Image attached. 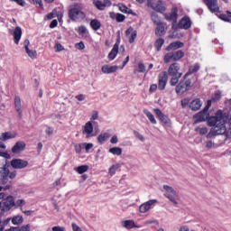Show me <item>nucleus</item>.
Returning a JSON list of instances; mask_svg holds the SVG:
<instances>
[{"mask_svg": "<svg viewBox=\"0 0 231 231\" xmlns=\"http://www.w3.org/2000/svg\"><path fill=\"white\" fill-rule=\"evenodd\" d=\"M228 120V115L223 113V110H218L215 116H211L208 120V124L210 127L212 134H225L226 133V121Z\"/></svg>", "mask_w": 231, "mask_h": 231, "instance_id": "obj_1", "label": "nucleus"}, {"mask_svg": "<svg viewBox=\"0 0 231 231\" xmlns=\"http://www.w3.org/2000/svg\"><path fill=\"white\" fill-rule=\"evenodd\" d=\"M83 6L82 5H75L69 11V17L71 21H75L79 23L86 18V14L82 11Z\"/></svg>", "mask_w": 231, "mask_h": 231, "instance_id": "obj_2", "label": "nucleus"}, {"mask_svg": "<svg viewBox=\"0 0 231 231\" xmlns=\"http://www.w3.org/2000/svg\"><path fill=\"white\" fill-rule=\"evenodd\" d=\"M147 6L159 14H163L167 10V4L162 0H147Z\"/></svg>", "mask_w": 231, "mask_h": 231, "instance_id": "obj_3", "label": "nucleus"}, {"mask_svg": "<svg viewBox=\"0 0 231 231\" xmlns=\"http://www.w3.org/2000/svg\"><path fill=\"white\" fill-rule=\"evenodd\" d=\"M163 189L165 190V198L173 203V205H178V201L180 200V195H178V192H176V190L169 185H164Z\"/></svg>", "mask_w": 231, "mask_h": 231, "instance_id": "obj_4", "label": "nucleus"}, {"mask_svg": "<svg viewBox=\"0 0 231 231\" xmlns=\"http://www.w3.org/2000/svg\"><path fill=\"white\" fill-rule=\"evenodd\" d=\"M185 57V52L183 51H177L175 52H169L164 55L163 60L166 64L169 62L180 60Z\"/></svg>", "mask_w": 231, "mask_h": 231, "instance_id": "obj_5", "label": "nucleus"}, {"mask_svg": "<svg viewBox=\"0 0 231 231\" xmlns=\"http://www.w3.org/2000/svg\"><path fill=\"white\" fill-rule=\"evenodd\" d=\"M156 203H158V200H156V199H150V200L143 203L139 207L140 214H147V212H149V210H152V208H154V205H156Z\"/></svg>", "mask_w": 231, "mask_h": 231, "instance_id": "obj_6", "label": "nucleus"}, {"mask_svg": "<svg viewBox=\"0 0 231 231\" xmlns=\"http://www.w3.org/2000/svg\"><path fill=\"white\" fill-rule=\"evenodd\" d=\"M190 79H184L180 81L176 87V93H178L179 95L185 93V91H188V89L190 88Z\"/></svg>", "mask_w": 231, "mask_h": 231, "instance_id": "obj_7", "label": "nucleus"}, {"mask_svg": "<svg viewBox=\"0 0 231 231\" xmlns=\"http://www.w3.org/2000/svg\"><path fill=\"white\" fill-rule=\"evenodd\" d=\"M168 75H170L171 77H179L181 78V75H183V73L180 72V65L179 63H172L171 65H170L169 69H168Z\"/></svg>", "mask_w": 231, "mask_h": 231, "instance_id": "obj_8", "label": "nucleus"}, {"mask_svg": "<svg viewBox=\"0 0 231 231\" xmlns=\"http://www.w3.org/2000/svg\"><path fill=\"white\" fill-rule=\"evenodd\" d=\"M11 167H13V169H26V167H28V161L13 159L11 161Z\"/></svg>", "mask_w": 231, "mask_h": 231, "instance_id": "obj_9", "label": "nucleus"}, {"mask_svg": "<svg viewBox=\"0 0 231 231\" xmlns=\"http://www.w3.org/2000/svg\"><path fill=\"white\" fill-rule=\"evenodd\" d=\"M204 3L212 14L219 12V5H217V0H204Z\"/></svg>", "mask_w": 231, "mask_h": 231, "instance_id": "obj_10", "label": "nucleus"}, {"mask_svg": "<svg viewBox=\"0 0 231 231\" xmlns=\"http://www.w3.org/2000/svg\"><path fill=\"white\" fill-rule=\"evenodd\" d=\"M168 79L167 72H162L159 75L158 89L161 91L165 89Z\"/></svg>", "mask_w": 231, "mask_h": 231, "instance_id": "obj_11", "label": "nucleus"}, {"mask_svg": "<svg viewBox=\"0 0 231 231\" xmlns=\"http://www.w3.org/2000/svg\"><path fill=\"white\" fill-rule=\"evenodd\" d=\"M154 113L155 115H157L158 118L163 124H165L168 127H171V119L167 116L163 115V113H162V110H160V108H155Z\"/></svg>", "mask_w": 231, "mask_h": 231, "instance_id": "obj_12", "label": "nucleus"}, {"mask_svg": "<svg viewBox=\"0 0 231 231\" xmlns=\"http://www.w3.org/2000/svg\"><path fill=\"white\" fill-rule=\"evenodd\" d=\"M195 124H199V122H205L208 118V112L203 109L193 116Z\"/></svg>", "mask_w": 231, "mask_h": 231, "instance_id": "obj_13", "label": "nucleus"}, {"mask_svg": "<svg viewBox=\"0 0 231 231\" xmlns=\"http://www.w3.org/2000/svg\"><path fill=\"white\" fill-rule=\"evenodd\" d=\"M157 27L155 28V35L158 37H163L165 33H167V23H161L156 25Z\"/></svg>", "mask_w": 231, "mask_h": 231, "instance_id": "obj_14", "label": "nucleus"}, {"mask_svg": "<svg viewBox=\"0 0 231 231\" xmlns=\"http://www.w3.org/2000/svg\"><path fill=\"white\" fill-rule=\"evenodd\" d=\"M23 46L25 48V53L30 57V59H37V51L30 49V41L25 40L23 42Z\"/></svg>", "mask_w": 231, "mask_h": 231, "instance_id": "obj_15", "label": "nucleus"}, {"mask_svg": "<svg viewBox=\"0 0 231 231\" xmlns=\"http://www.w3.org/2000/svg\"><path fill=\"white\" fill-rule=\"evenodd\" d=\"M164 17L166 21H171L173 24L178 23V9L173 8L171 13L165 14Z\"/></svg>", "mask_w": 231, "mask_h": 231, "instance_id": "obj_16", "label": "nucleus"}, {"mask_svg": "<svg viewBox=\"0 0 231 231\" xmlns=\"http://www.w3.org/2000/svg\"><path fill=\"white\" fill-rule=\"evenodd\" d=\"M190 26H192V22L189 16H184L179 23V28H181L182 30H189Z\"/></svg>", "mask_w": 231, "mask_h": 231, "instance_id": "obj_17", "label": "nucleus"}, {"mask_svg": "<svg viewBox=\"0 0 231 231\" xmlns=\"http://www.w3.org/2000/svg\"><path fill=\"white\" fill-rule=\"evenodd\" d=\"M9 174L10 170H8V168H0V180H2V185H6V183H8Z\"/></svg>", "mask_w": 231, "mask_h": 231, "instance_id": "obj_18", "label": "nucleus"}, {"mask_svg": "<svg viewBox=\"0 0 231 231\" xmlns=\"http://www.w3.org/2000/svg\"><path fill=\"white\" fill-rule=\"evenodd\" d=\"M17 136L15 132H5L0 134V141L7 142V140H14Z\"/></svg>", "mask_w": 231, "mask_h": 231, "instance_id": "obj_19", "label": "nucleus"}, {"mask_svg": "<svg viewBox=\"0 0 231 231\" xmlns=\"http://www.w3.org/2000/svg\"><path fill=\"white\" fill-rule=\"evenodd\" d=\"M119 67L116 65L114 66H110V65H104L101 68V70L103 73L106 74V75H110L111 73H116V71H118Z\"/></svg>", "mask_w": 231, "mask_h": 231, "instance_id": "obj_20", "label": "nucleus"}, {"mask_svg": "<svg viewBox=\"0 0 231 231\" xmlns=\"http://www.w3.org/2000/svg\"><path fill=\"white\" fill-rule=\"evenodd\" d=\"M83 134H87L86 138H90L93 136V123L90 121L87 122L83 128Z\"/></svg>", "mask_w": 231, "mask_h": 231, "instance_id": "obj_21", "label": "nucleus"}, {"mask_svg": "<svg viewBox=\"0 0 231 231\" xmlns=\"http://www.w3.org/2000/svg\"><path fill=\"white\" fill-rule=\"evenodd\" d=\"M121 225L124 228H126V230H131L133 228H142V226L134 224V220H124L122 221Z\"/></svg>", "mask_w": 231, "mask_h": 231, "instance_id": "obj_22", "label": "nucleus"}, {"mask_svg": "<svg viewBox=\"0 0 231 231\" xmlns=\"http://www.w3.org/2000/svg\"><path fill=\"white\" fill-rule=\"evenodd\" d=\"M201 106H203L201 100L199 98H196L189 103V109H191V111H199V109H201Z\"/></svg>", "mask_w": 231, "mask_h": 231, "instance_id": "obj_23", "label": "nucleus"}, {"mask_svg": "<svg viewBox=\"0 0 231 231\" xmlns=\"http://www.w3.org/2000/svg\"><path fill=\"white\" fill-rule=\"evenodd\" d=\"M25 147L26 143H24V142H17L12 148V152H14V154H19Z\"/></svg>", "mask_w": 231, "mask_h": 231, "instance_id": "obj_24", "label": "nucleus"}, {"mask_svg": "<svg viewBox=\"0 0 231 231\" xmlns=\"http://www.w3.org/2000/svg\"><path fill=\"white\" fill-rule=\"evenodd\" d=\"M14 109L18 113V115H23V105L21 103V97L19 96H15L14 97Z\"/></svg>", "mask_w": 231, "mask_h": 231, "instance_id": "obj_25", "label": "nucleus"}, {"mask_svg": "<svg viewBox=\"0 0 231 231\" xmlns=\"http://www.w3.org/2000/svg\"><path fill=\"white\" fill-rule=\"evenodd\" d=\"M125 33L129 39V42L133 44V42H134V39H136V35H137L136 31L133 30V27H130L126 30Z\"/></svg>", "mask_w": 231, "mask_h": 231, "instance_id": "obj_26", "label": "nucleus"}, {"mask_svg": "<svg viewBox=\"0 0 231 231\" xmlns=\"http://www.w3.org/2000/svg\"><path fill=\"white\" fill-rule=\"evenodd\" d=\"M118 47H119L118 42L114 44V47L112 48L111 51L108 54L109 60H115V59H116V55H118Z\"/></svg>", "mask_w": 231, "mask_h": 231, "instance_id": "obj_27", "label": "nucleus"}, {"mask_svg": "<svg viewBox=\"0 0 231 231\" xmlns=\"http://www.w3.org/2000/svg\"><path fill=\"white\" fill-rule=\"evenodd\" d=\"M4 206L5 207L6 210H10L12 207H15V200H14V197H7L6 199L4 201Z\"/></svg>", "mask_w": 231, "mask_h": 231, "instance_id": "obj_28", "label": "nucleus"}, {"mask_svg": "<svg viewBox=\"0 0 231 231\" xmlns=\"http://www.w3.org/2000/svg\"><path fill=\"white\" fill-rule=\"evenodd\" d=\"M180 48H183V42H173L166 48V51H171V50H180Z\"/></svg>", "mask_w": 231, "mask_h": 231, "instance_id": "obj_29", "label": "nucleus"}, {"mask_svg": "<svg viewBox=\"0 0 231 231\" xmlns=\"http://www.w3.org/2000/svg\"><path fill=\"white\" fill-rule=\"evenodd\" d=\"M22 36H23V30L21 29V27H16L14 32L15 44H19V41H21Z\"/></svg>", "mask_w": 231, "mask_h": 231, "instance_id": "obj_30", "label": "nucleus"}, {"mask_svg": "<svg viewBox=\"0 0 231 231\" xmlns=\"http://www.w3.org/2000/svg\"><path fill=\"white\" fill-rule=\"evenodd\" d=\"M199 64L198 63L191 65L189 71L184 75V79H187V77H189V75H192V73H197V71H199Z\"/></svg>", "mask_w": 231, "mask_h": 231, "instance_id": "obj_31", "label": "nucleus"}, {"mask_svg": "<svg viewBox=\"0 0 231 231\" xmlns=\"http://www.w3.org/2000/svg\"><path fill=\"white\" fill-rule=\"evenodd\" d=\"M110 17L112 19H116V21H117V23H124V21H125V16L122 14L112 13V14H110Z\"/></svg>", "mask_w": 231, "mask_h": 231, "instance_id": "obj_32", "label": "nucleus"}, {"mask_svg": "<svg viewBox=\"0 0 231 231\" xmlns=\"http://www.w3.org/2000/svg\"><path fill=\"white\" fill-rule=\"evenodd\" d=\"M12 223L13 225H23L24 222V218L21 215H17L12 217Z\"/></svg>", "mask_w": 231, "mask_h": 231, "instance_id": "obj_33", "label": "nucleus"}, {"mask_svg": "<svg viewBox=\"0 0 231 231\" xmlns=\"http://www.w3.org/2000/svg\"><path fill=\"white\" fill-rule=\"evenodd\" d=\"M108 152H110V154H113L114 156H122V148L120 147H112L108 150Z\"/></svg>", "mask_w": 231, "mask_h": 231, "instance_id": "obj_34", "label": "nucleus"}, {"mask_svg": "<svg viewBox=\"0 0 231 231\" xmlns=\"http://www.w3.org/2000/svg\"><path fill=\"white\" fill-rule=\"evenodd\" d=\"M90 26L92 29L95 30V32L100 30V28L102 27V23H100V21L94 19L90 22Z\"/></svg>", "mask_w": 231, "mask_h": 231, "instance_id": "obj_35", "label": "nucleus"}, {"mask_svg": "<svg viewBox=\"0 0 231 231\" xmlns=\"http://www.w3.org/2000/svg\"><path fill=\"white\" fill-rule=\"evenodd\" d=\"M143 114L147 116L148 120H150L151 124L156 125V118H154V115L151 113L149 110L144 109Z\"/></svg>", "mask_w": 231, "mask_h": 231, "instance_id": "obj_36", "label": "nucleus"}, {"mask_svg": "<svg viewBox=\"0 0 231 231\" xmlns=\"http://www.w3.org/2000/svg\"><path fill=\"white\" fill-rule=\"evenodd\" d=\"M151 19H152V23H154L156 25L163 23V22H162V19H160V16H158V14H156L154 12H152L151 14Z\"/></svg>", "mask_w": 231, "mask_h": 231, "instance_id": "obj_37", "label": "nucleus"}, {"mask_svg": "<svg viewBox=\"0 0 231 231\" xmlns=\"http://www.w3.org/2000/svg\"><path fill=\"white\" fill-rule=\"evenodd\" d=\"M108 138H109V134H101L97 137V142H98V143H100L102 145L103 143H106V142H107Z\"/></svg>", "mask_w": 231, "mask_h": 231, "instance_id": "obj_38", "label": "nucleus"}, {"mask_svg": "<svg viewBox=\"0 0 231 231\" xmlns=\"http://www.w3.org/2000/svg\"><path fill=\"white\" fill-rule=\"evenodd\" d=\"M163 44H165V40H163V38H159L156 40L154 46L157 51H160L162 50V46H163Z\"/></svg>", "mask_w": 231, "mask_h": 231, "instance_id": "obj_39", "label": "nucleus"}, {"mask_svg": "<svg viewBox=\"0 0 231 231\" xmlns=\"http://www.w3.org/2000/svg\"><path fill=\"white\" fill-rule=\"evenodd\" d=\"M118 169H120V164H118V163L114 164L109 168L108 173L110 174V176H115V174H116V171H118Z\"/></svg>", "mask_w": 231, "mask_h": 231, "instance_id": "obj_40", "label": "nucleus"}, {"mask_svg": "<svg viewBox=\"0 0 231 231\" xmlns=\"http://www.w3.org/2000/svg\"><path fill=\"white\" fill-rule=\"evenodd\" d=\"M219 18L222 21H226V23H230V21H231V12L230 11H226V14H220Z\"/></svg>", "mask_w": 231, "mask_h": 231, "instance_id": "obj_41", "label": "nucleus"}, {"mask_svg": "<svg viewBox=\"0 0 231 231\" xmlns=\"http://www.w3.org/2000/svg\"><path fill=\"white\" fill-rule=\"evenodd\" d=\"M89 167L88 165H81L76 168V171L79 172V174H84V172H88V170Z\"/></svg>", "mask_w": 231, "mask_h": 231, "instance_id": "obj_42", "label": "nucleus"}, {"mask_svg": "<svg viewBox=\"0 0 231 231\" xmlns=\"http://www.w3.org/2000/svg\"><path fill=\"white\" fill-rule=\"evenodd\" d=\"M118 8L120 10V12H122L123 14H129L131 12V10H129V8H127V6H125V5L120 4L118 5Z\"/></svg>", "mask_w": 231, "mask_h": 231, "instance_id": "obj_43", "label": "nucleus"}, {"mask_svg": "<svg viewBox=\"0 0 231 231\" xmlns=\"http://www.w3.org/2000/svg\"><path fill=\"white\" fill-rule=\"evenodd\" d=\"M195 131L199 133V134H207V133H208V129H207V127H197Z\"/></svg>", "mask_w": 231, "mask_h": 231, "instance_id": "obj_44", "label": "nucleus"}, {"mask_svg": "<svg viewBox=\"0 0 231 231\" xmlns=\"http://www.w3.org/2000/svg\"><path fill=\"white\" fill-rule=\"evenodd\" d=\"M134 134L135 138H137V140H139V142H145V137H143V135H142V134H140L139 132L134 131Z\"/></svg>", "mask_w": 231, "mask_h": 231, "instance_id": "obj_45", "label": "nucleus"}, {"mask_svg": "<svg viewBox=\"0 0 231 231\" xmlns=\"http://www.w3.org/2000/svg\"><path fill=\"white\" fill-rule=\"evenodd\" d=\"M83 149H85V151L87 152H89L90 149H93V143H83Z\"/></svg>", "mask_w": 231, "mask_h": 231, "instance_id": "obj_46", "label": "nucleus"}, {"mask_svg": "<svg viewBox=\"0 0 231 231\" xmlns=\"http://www.w3.org/2000/svg\"><path fill=\"white\" fill-rule=\"evenodd\" d=\"M74 148H75L77 154H80V152H82V149H84L83 143H79V144H75Z\"/></svg>", "mask_w": 231, "mask_h": 231, "instance_id": "obj_47", "label": "nucleus"}, {"mask_svg": "<svg viewBox=\"0 0 231 231\" xmlns=\"http://www.w3.org/2000/svg\"><path fill=\"white\" fill-rule=\"evenodd\" d=\"M180 79L178 76H172L170 84L171 86H176V84H178V82H180Z\"/></svg>", "mask_w": 231, "mask_h": 231, "instance_id": "obj_48", "label": "nucleus"}, {"mask_svg": "<svg viewBox=\"0 0 231 231\" xmlns=\"http://www.w3.org/2000/svg\"><path fill=\"white\" fill-rule=\"evenodd\" d=\"M95 6H97V8L98 10H104V8H106V5H104V3L100 2V1H96L94 2Z\"/></svg>", "mask_w": 231, "mask_h": 231, "instance_id": "obj_49", "label": "nucleus"}, {"mask_svg": "<svg viewBox=\"0 0 231 231\" xmlns=\"http://www.w3.org/2000/svg\"><path fill=\"white\" fill-rule=\"evenodd\" d=\"M55 51L59 52V51H64V46H62V44L56 42L55 44Z\"/></svg>", "mask_w": 231, "mask_h": 231, "instance_id": "obj_50", "label": "nucleus"}, {"mask_svg": "<svg viewBox=\"0 0 231 231\" xmlns=\"http://www.w3.org/2000/svg\"><path fill=\"white\" fill-rule=\"evenodd\" d=\"M158 223V220L156 219H150V220H146L143 222V226H147L149 225H154V224H157Z\"/></svg>", "mask_w": 231, "mask_h": 231, "instance_id": "obj_51", "label": "nucleus"}, {"mask_svg": "<svg viewBox=\"0 0 231 231\" xmlns=\"http://www.w3.org/2000/svg\"><path fill=\"white\" fill-rule=\"evenodd\" d=\"M14 205L15 207H24V205H26V201H24V199H18Z\"/></svg>", "mask_w": 231, "mask_h": 231, "instance_id": "obj_52", "label": "nucleus"}, {"mask_svg": "<svg viewBox=\"0 0 231 231\" xmlns=\"http://www.w3.org/2000/svg\"><path fill=\"white\" fill-rule=\"evenodd\" d=\"M76 100H79V102H84L86 100V95L84 94H79L75 96Z\"/></svg>", "mask_w": 231, "mask_h": 231, "instance_id": "obj_53", "label": "nucleus"}, {"mask_svg": "<svg viewBox=\"0 0 231 231\" xmlns=\"http://www.w3.org/2000/svg\"><path fill=\"white\" fill-rule=\"evenodd\" d=\"M219 98H221V92L220 91L215 92L214 96L212 97V100L217 102V100H219Z\"/></svg>", "mask_w": 231, "mask_h": 231, "instance_id": "obj_54", "label": "nucleus"}, {"mask_svg": "<svg viewBox=\"0 0 231 231\" xmlns=\"http://www.w3.org/2000/svg\"><path fill=\"white\" fill-rule=\"evenodd\" d=\"M79 33L81 35H86V33H88V28H86V26H80L79 28Z\"/></svg>", "mask_w": 231, "mask_h": 231, "instance_id": "obj_55", "label": "nucleus"}, {"mask_svg": "<svg viewBox=\"0 0 231 231\" xmlns=\"http://www.w3.org/2000/svg\"><path fill=\"white\" fill-rule=\"evenodd\" d=\"M145 71V65L143 63L138 64V72L139 73H144Z\"/></svg>", "mask_w": 231, "mask_h": 231, "instance_id": "obj_56", "label": "nucleus"}, {"mask_svg": "<svg viewBox=\"0 0 231 231\" xmlns=\"http://www.w3.org/2000/svg\"><path fill=\"white\" fill-rule=\"evenodd\" d=\"M10 1H12L13 3H16L20 6H25L26 5V2L24 0H10Z\"/></svg>", "mask_w": 231, "mask_h": 231, "instance_id": "obj_57", "label": "nucleus"}, {"mask_svg": "<svg viewBox=\"0 0 231 231\" xmlns=\"http://www.w3.org/2000/svg\"><path fill=\"white\" fill-rule=\"evenodd\" d=\"M71 226L73 231H83L82 228H80V226H79V225L76 223H72Z\"/></svg>", "mask_w": 231, "mask_h": 231, "instance_id": "obj_58", "label": "nucleus"}, {"mask_svg": "<svg viewBox=\"0 0 231 231\" xmlns=\"http://www.w3.org/2000/svg\"><path fill=\"white\" fill-rule=\"evenodd\" d=\"M76 48L77 50H84L86 48V45L84 44L83 42H80L76 44Z\"/></svg>", "mask_w": 231, "mask_h": 231, "instance_id": "obj_59", "label": "nucleus"}, {"mask_svg": "<svg viewBox=\"0 0 231 231\" xmlns=\"http://www.w3.org/2000/svg\"><path fill=\"white\" fill-rule=\"evenodd\" d=\"M0 156L2 158H5V160H10V155L8 152H0Z\"/></svg>", "mask_w": 231, "mask_h": 231, "instance_id": "obj_60", "label": "nucleus"}, {"mask_svg": "<svg viewBox=\"0 0 231 231\" xmlns=\"http://www.w3.org/2000/svg\"><path fill=\"white\" fill-rule=\"evenodd\" d=\"M156 89H158V85L152 84L150 86L149 91H150V93H154L156 91Z\"/></svg>", "mask_w": 231, "mask_h": 231, "instance_id": "obj_61", "label": "nucleus"}, {"mask_svg": "<svg viewBox=\"0 0 231 231\" xmlns=\"http://www.w3.org/2000/svg\"><path fill=\"white\" fill-rule=\"evenodd\" d=\"M90 120H98V112L97 111L92 112Z\"/></svg>", "mask_w": 231, "mask_h": 231, "instance_id": "obj_62", "label": "nucleus"}, {"mask_svg": "<svg viewBox=\"0 0 231 231\" xmlns=\"http://www.w3.org/2000/svg\"><path fill=\"white\" fill-rule=\"evenodd\" d=\"M52 231H66V228L62 227V226H56L52 227Z\"/></svg>", "mask_w": 231, "mask_h": 231, "instance_id": "obj_63", "label": "nucleus"}, {"mask_svg": "<svg viewBox=\"0 0 231 231\" xmlns=\"http://www.w3.org/2000/svg\"><path fill=\"white\" fill-rule=\"evenodd\" d=\"M118 142V136L113 135L110 139V143H116Z\"/></svg>", "mask_w": 231, "mask_h": 231, "instance_id": "obj_64", "label": "nucleus"}]
</instances>
